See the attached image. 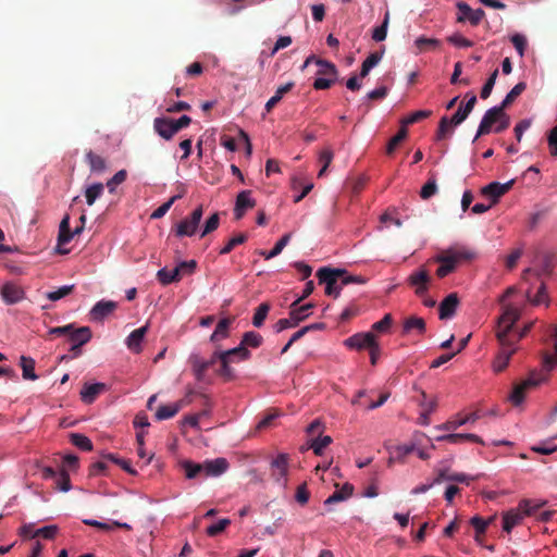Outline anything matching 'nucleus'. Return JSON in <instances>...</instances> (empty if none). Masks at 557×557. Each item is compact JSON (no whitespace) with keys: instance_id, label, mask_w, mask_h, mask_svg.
Returning a JSON list of instances; mask_svg holds the SVG:
<instances>
[{"instance_id":"obj_17","label":"nucleus","mask_w":557,"mask_h":557,"mask_svg":"<svg viewBox=\"0 0 557 557\" xmlns=\"http://www.w3.org/2000/svg\"><path fill=\"white\" fill-rule=\"evenodd\" d=\"M153 129L165 140H171L178 133L171 117H156L153 120Z\"/></svg>"},{"instance_id":"obj_39","label":"nucleus","mask_w":557,"mask_h":557,"mask_svg":"<svg viewBox=\"0 0 557 557\" xmlns=\"http://www.w3.org/2000/svg\"><path fill=\"white\" fill-rule=\"evenodd\" d=\"M86 161L91 172L99 173L106 170V160L101 156L96 154L92 150L86 152Z\"/></svg>"},{"instance_id":"obj_45","label":"nucleus","mask_w":557,"mask_h":557,"mask_svg":"<svg viewBox=\"0 0 557 557\" xmlns=\"http://www.w3.org/2000/svg\"><path fill=\"white\" fill-rule=\"evenodd\" d=\"M416 450V447L413 444H404V445H397L394 448V451L392 453V456L389 457V463H392L394 460L403 461L406 456L411 454Z\"/></svg>"},{"instance_id":"obj_54","label":"nucleus","mask_w":557,"mask_h":557,"mask_svg":"<svg viewBox=\"0 0 557 557\" xmlns=\"http://www.w3.org/2000/svg\"><path fill=\"white\" fill-rule=\"evenodd\" d=\"M333 158H334V153H333L332 149H330V148H324L320 152L319 161L322 164V168H321V170L318 173L319 177H322L325 174V172H326L327 168L330 166Z\"/></svg>"},{"instance_id":"obj_28","label":"nucleus","mask_w":557,"mask_h":557,"mask_svg":"<svg viewBox=\"0 0 557 557\" xmlns=\"http://www.w3.org/2000/svg\"><path fill=\"white\" fill-rule=\"evenodd\" d=\"M67 336L69 341L73 344L83 346L91 339L92 333L89 326H81L75 329L74 324H72V330Z\"/></svg>"},{"instance_id":"obj_20","label":"nucleus","mask_w":557,"mask_h":557,"mask_svg":"<svg viewBox=\"0 0 557 557\" xmlns=\"http://www.w3.org/2000/svg\"><path fill=\"white\" fill-rule=\"evenodd\" d=\"M117 308L113 300H100L90 310L89 315L92 321H102Z\"/></svg>"},{"instance_id":"obj_40","label":"nucleus","mask_w":557,"mask_h":557,"mask_svg":"<svg viewBox=\"0 0 557 557\" xmlns=\"http://www.w3.org/2000/svg\"><path fill=\"white\" fill-rule=\"evenodd\" d=\"M527 88V84L524 82H520L512 87V89L506 95L505 99L502 101L499 107L504 110L509 107Z\"/></svg>"},{"instance_id":"obj_64","label":"nucleus","mask_w":557,"mask_h":557,"mask_svg":"<svg viewBox=\"0 0 557 557\" xmlns=\"http://www.w3.org/2000/svg\"><path fill=\"white\" fill-rule=\"evenodd\" d=\"M547 146L549 154L557 158V124L547 133Z\"/></svg>"},{"instance_id":"obj_51","label":"nucleus","mask_w":557,"mask_h":557,"mask_svg":"<svg viewBox=\"0 0 557 557\" xmlns=\"http://www.w3.org/2000/svg\"><path fill=\"white\" fill-rule=\"evenodd\" d=\"M262 344V336L259 333L256 332H246L243 335V339L239 345H243L244 347H252L258 348Z\"/></svg>"},{"instance_id":"obj_7","label":"nucleus","mask_w":557,"mask_h":557,"mask_svg":"<svg viewBox=\"0 0 557 557\" xmlns=\"http://www.w3.org/2000/svg\"><path fill=\"white\" fill-rule=\"evenodd\" d=\"M459 14L457 16L458 23H465L469 21L472 26H476L481 23L483 17L485 16V12L482 9L473 10L468 3L463 1H459L456 4Z\"/></svg>"},{"instance_id":"obj_23","label":"nucleus","mask_w":557,"mask_h":557,"mask_svg":"<svg viewBox=\"0 0 557 557\" xmlns=\"http://www.w3.org/2000/svg\"><path fill=\"white\" fill-rule=\"evenodd\" d=\"M1 296L5 304L14 305L24 298V292L13 283H5L1 288Z\"/></svg>"},{"instance_id":"obj_30","label":"nucleus","mask_w":557,"mask_h":557,"mask_svg":"<svg viewBox=\"0 0 557 557\" xmlns=\"http://www.w3.org/2000/svg\"><path fill=\"white\" fill-rule=\"evenodd\" d=\"M352 493L354 486L350 483H345L341 490L335 491L325 499L324 505H331L346 500L352 495Z\"/></svg>"},{"instance_id":"obj_33","label":"nucleus","mask_w":557,"mask_h":557,"mask_svg":"<svg viewBox=\"0 0 557 557\" xmlns=\"http://www.w3.org/2000/svg\"><path fill=\"white\" fill-rule=\"evenodd\" d=\"M83 523L86 525H89V527H94V528L103 530V531H111L113 528H121L124 530L132 529V527L128 523L119 522V521H114L110 524V523L100 522V521L94 520V519H84Z\"/></svg>"},{"instance_id":"obj_38","label":"nucleus","mask_w":557,"mask_h":557,"mask_svg":"<svg viewBox=\"0 0 557 557\" xmlns=\"http://www.w3.org/2000/svg\"><path fill=\"white\" fill-rule=\"evenodd\" d=\"M157 278L162 285H169L173 282H178L182 278V275L175 268L173 270L163 268L157 272Z\"/></svg>"},{"instance_id":"obj_62","label":"nucleus","mask_w":557,"mask_h":557,"mask_svg":"<svg viewBox=\"0 0 557 557\" xmlns=\"http://www.w3.org/2000/svg\"><path fill=\"white\" fill-rule=\"evenodd\" d=\"M454 125L450 123V121L448 120L447 116H443L438 123V128H437V132H436V139L437 140H443L444 138H446V136L448 134H450L453 131H451V127Z\"/></svg>"},{"instance_id":"obj_4","label":"nucleus","mask_w":557,"mask_h":557,"mask_svg":"<svg viewBox=\"0 0 557 557\" xmlns=\"http://www.w3.org/2000/svg\"><path fill=\"white\" fill-rule=\"evenodd\" d=\"M520 318L518 308L507 305L504 307L502 315L498 318L496 337L498 343H505V339H511L512 329Z\"/></svg>"},{"instance_id":"obj_58","label":"nucleus","mask_w":557,"mask_h":557,"mask_svg":"<svg viewBox=\"0 0 557 557\" xmlns=\"http://www.w3.org/2000/svg\"><path fill=\"white\" fill-rule=\"evenodd\" d=\"M432 115V111L430 110H419L413 112L412 114L408 115L404 120H401V125L407 126L410 124H414L423 119H426Z\"/></svg>"},{"instance_id":"obj_36","label":"nucleus","mask_w":557,"mask_h":557,"mask_svg":"<svg viewBox=\"0 0 557 557\" xmlns=\"http://www.w3.org/2000/svg\"><path fill=\"white\" fill-rule=\"evenodd\" d=\"M20 366L23 371V379L24 380H36L37 375L35 373V360L30 357L21 356L20 358Z\"/></svg>"},{"instance_id":"obj_12","label":"nucleus","mask_w":557,"mask_h":557,"mask_svg":"<svg viewBox=\"0 0 557 557\" xmlns=\"http://www.w3.org/2000/svg\"><path fill=\"white\" fill-rule=\"evenodd\" d=\"M376 342L375 335L372 332L357 333L345 339L344 344L350 349L362 350L370 348Z\"/></svg>"},{"instance_id":"obj_29","label":"nucleus","mask_w":557,"mask_h":557,"mask_svg":"<svg viewBox=\"0 0 557 557\" xmlns=\"http://www.w3.org/2000/svg\"><path fill=\"white\" fill-rule=\"evenodd\" d=\"M295 86L294 82H288L285 85L280 86L274 96H272L268 102L265 103V112L269 113L272 111V109L282 100L285 94L290 91L293 87Z\"/></svg>"},{"instance_id":"obj_1","label":"nucleus","mask_w":557,"mask_h":557,"mask_svg":"<svg viewBox=\"0 0 557 557\" xmlns=\"http://www.w3.org/2000/svg\"><path fill=\"white\" fill-rule=\"evenodd\" d=\"M474 257L475 253L466 247H450L435 257L434 260L440 263L436 275L443 278L453 273L460 262L472 260Z\"/></svg>"},{"instance_id":"obj_27","label":"nucleus","mask_w":557,"mask_h":557,"mask_svg":"<svg viewBox=\"0 0 557 557\" xmlns=\"http://www.w3.org/2000/svg\"><path fill=\"white\" fill-rule=\"evenodd\" d=\"M148 331V325L134 330L126 338V346L133 352L141 351V342Z\"/></svg>"},{"instance_id":"obj_56","label":"nucleus","mask_w":557,"mask_h":557,"mask_svg":"<svg viewBox=\"0 0 557 557\" xmlns=\"http://www.w3.org/2000/svg\"><path fill=\"white\" fill-rule=\"evenodd\" d=\"M220 225V214L219 212L213 213L209 219L206 221L203 228L201 231L200 237H205L208 234L214 232Z\"/></svg>"},{"instance_id":"obj_50","label":"nucleus","mask_w":557,"mask_h":557,"mask_svg":"<svg viewBox=\"0 0 557 557\" xmlns=\"http://www.w3.org/2000/svg\"><path fill=\"white\" fill-rule=\"evenodd\" d=\"M331 443V436H319L311 441L309 448H311L317 456H321L323 454V449L327 447Z\"/></svg>"},{"instance_id":"obj_21","label":"nucleus","mask_w":557,"mask_h":557,"mask_svg":"<svg viewBox=\"0 0 557 557\" xmlns=\"http://www.w3.org/2000/svg\"><path fill=\"white\" fill-rule=\"evenodd\" d=\"M459 305V298L456 293L449 294L445 297L438 306V317L441 320H447L455 315L457 307Z\"/></svg>"},{"instance_id":"obj_5","label":"nucleus","mask_w":557,"mask_h":557,"mask_svg":"<svg viewBox=\"0 0 557 557\" xmlns=\"http://www.w3.org/2000/svg\"><path fill=\"white\" fill-rule=\"evenodd\" d=\"M345 274L344 269H332L324 267L318 270L317 276L320 284L325 285V294L337 298L343 287H341L339 276Z\"/></svg>"},{"instance_id":"obj_46","label":"nucleus","mask_w":557,"mask_h":557,"mask_svg":"<svg viewBox=\"0 0 557 557\" xmlns=\"http://www.w3.org/2000/svg\"><path fill=\"white\" fill-rule=\"evenodd\" d=\"M407 135H408L407 128L401 125L398 133L389 139V141L386 146V153L393 154L395 152L396 148L398 147V145L406 139Z\"/></svg>"},{"instance_id":"obj_49","label":"nucleus","mask_w":557,"mask_h":557,"mask_svg":"<svg viewBox=\"0 0 557 557\" xmlns=\"http://www.w3.org/2000/svg\"><path fill=\"white\" fill-rule=\"evenodd\" d=\"M180 410L175 404L172 405H162L156 411V419L158 421L166 420L173 418Z\"/></svg>"},{"instance_id":"obj_13","label":"nucleus","mask_w":557,"mask_h":557,"mask_svg":"<svg viewBox=\"0 0 557 557\" xmlns=\"http://www.w3.org/2000/svg\"><path fill=\"white\" fill-rule=\"evenodd\" d=\"M288 472V456L286 454H280L271 462V475L277 483H286V476Z\"/></svg>"},{"instance_id":"obj_26","label":"nucleus","mask_w":557,"mask_h":557,"mask_svg":"<svg viewBox=\"0 0 557 557\" xmlns=\"http://www.w3.org/2000/svg\"><path fill=\"white\" fill-rule=\"evenodd\" d=\"M74 237V233H72L70 228V216L65 215L59 226V235H58V247L65 245L71 242ZM58 251L62 255L67 253L69 250L59 248Z\"/></svg>"},{"instance_id":"obj_59","label":"nucleus","mask_w":557,"mask_h":557,"mask_svg":"<svg viewBox=\"0 0 557 557\" xmlns=\"http://www.w3.org/2000/svg\"><path fill=\"white\" fill-rule=\"evenodd\" d=\"M437 193L436 180L431 176L428 182L422 186L420 190V197L422 199H429Z\"/></svg>"},{"instance_id":"obj_53","label":"nucleus","mask_w":557,"mask_h":557,"mask_svg":"<svg viewBox=\"0 0 557 557\" xmlns=\"http://www.w3.org/2000/svg\"><path fill=\"white\" fill-rule=\"evenodd\" d=\"M53 481L55 483V488H58L59 491L69 492L71 490L70 475L64 468L60 469L57 479Z\"/></svg>"},{"instance_id":"obj_22","label":"nucleus","mask_w":557,"mask_h":557,"mask_svg":"<svg viewBox=\"0 0 557 557\" xmlns=\"http://www.w3.org/2000/svg\"><path fill=\"white\" fill-rule=\"evenodd\" d=\"M106 391L107 385L104 383L85 384L81 391V399L85 404H92Z\"/></svg>"},{"instance_id":"obj_16","label":"nucleus","mask_w":557,"mask_h":557,"mask_svg":"<svg viewBox=\"0 0 557 557\" xmlns=\"http://www.w3.org/2000/svg\"><path fill=\"white\" fill-rule=\"evenodd\" d=\"M541 382V379H536L535 374L532 373L530 377L521 382L520 384H517L511 394H510V400L513 405L518 406L520 405L524 399L525 391L530 387L539 385Z\"/></svg>"},{"instance_id":"obj_52","label":"nucleus","mask_w":557,"mask_h":557,"mask_svg":"<svg viewBox=\"0 0 557 557\" xmlns=\"http://www.w3.org/2000/svg\"><path fill=\"white\" fill-rule=\"evenodd\" d=\"M388 23H389V12L386 11L382 25L377 26L373 29V33H372L373 40H375L377 42L385 40L386 35H387Z\"/></svg>"},{"instance_id":"obj_44","label":"nucleus","mask_w":557,"mask_h":557,"mask_svg":"<svg viewBox=\"0 0 557 557\" xmlns=\"http://www.w3.org/2000/svg\"><path fill=\"white\" fill-rule=\"evenodd\" d=\"M70 441L71 443L76 446L77 448L84 450V451H90L92 450V443L91 441L81 433H72L70 434Z\"/></svg>"},{"instance_id":"obj_9","label":"nucleus","mask_w":557,"mask_h":557,"mask_svg":"<svg viewBox=\"0 0 557 557\" xmlns=\"http://www.w3.org/2000/svg\"><path fill=\"white\" fill-rule=\"evenodd\" d=\"M498 344L500 349L493 362V368L495 372H502L506 369L511 356L516 352L517 349L515 342L512 339H505L504 344Z\"/></svg>"},{"instance_id":"obj_11","label":"nucleus","mask_w":557,"mask_h":557,"mask_svg":"<svg viewBox=\"0 0 557 557\" xmlns=\"http://www.w3.org/2000/svg\"><path fill=\"white\" fill-rule=\"evenodd\" d=\"M190 362L196 379L198 381H202L205 379L206 371L219 363V355L218 351H215L208 360L202 359L199 356H191Z\"/></svg>"},{"instance_id":"obj_37","label":"nucleus","mask_w":557,"mask_h":557,"mask_svg":"<svg viewBox=\"0 0 557 557\" xmlns=\"http://www.w3.org/2000/svg\"><path fill=\"white\" fill-rule=\"evenodd\" d=\"M182 468L185 471V475L187 479H195L199 475L205 476V467L202 463H196L190 460H185L182 462Z\"/></svg>"},{"instance_id":"obj_2","label":"nucleus","mask_w":557,"mask_h":557,"mask_svg":"<svg viewBox=\"0 0 557 557\" xmlns=\"http://www.w3.org/2000/svg\"><path fill=\"white\" fill-rule=\"evenodd\" d=\"M219 355V367L215 369L218 375L225 381H232L235 379V371L231 367L232 362L247 360L250 358V351L243 345H238L235 348L218 351Z\"/></svg>"},{"instance_id":"obj_10","label":"nucleus","mask_w":557,"mask_h":557,"mask_svg":"<svg viewBox=\"0 0 557 557\" xmlns=\"http://www.w3.org/2000/svg\"><path fill=\"white\" fill-rule=\"evenodd\" d=\"M504 111L505 110L499 106L488 109L481 120L474 140L480 136L488 134L492 129V126L497 123L502 115H504Z\"/></svg>"},{"instance_id":"obj_14","label":"nucleus","mask_w":557,"mask_h":557,"mask_svg":"<svg viewBox=\"0 0 557 557\" xmlns=\"http://www.w3.org/2000/svg\"><path fill=\"white\" fill-rule=\"evenodd\" d=\"M256 206V200L251 198V190L240 191L235 201L234 218L240 220L245 215L248 209H252Z\"/></svg>"},{"instance_id":"obj_47","label":"nucleus","mask_w":557,"mask_h":557,"mask_svg":"<svg viewBox=\"0 0 557 557\" xmlns=\"http://www.w3.org/2000/svg\"><path fill=\"white\" fill-rule=\"evenodd\" d=\"M414 46L418 49V52L425 51L426 49H436L441 46V41L435 38H428L424 36H420L414 40Z\"/></svg>"},{"instance_id":"obj_31","label":"nucleus","mask_w":557,"mask_h":557,"mask_svg":"<svg viewBox=\"0 0 557 557\" xmlns=\"http://www.w3.org/2000/svg\"><path fill=\"white\" fill-rule=\"evenodd\" d=\"M234 320L235 318H224L220 320L210 337L211 342H218L220 339L226 338L228 336L230 325Z\"/></svg>"},{"instance_id":"obj_48","label":"nucleus","mask_w":557,"mask_h":557,"mask_svg":"<svg viewBox=\"0 0 557 557\" xmlns=\"http://www.w3.org/2000/svg\"><path fill=\"white\" fill-rule=\"evenodd\" d=\"M183 197V194H177L173 197H171L166 202L162 203L160 207H158L150 215L151 219L153 220H158V219H161L162 216H164L168 211L171 209V207L173 206V203L181 199Z\"/></svg>"},{"instance_id":"obj_32","label":"nucleus","mask_w":557,"mask_h":557,"mask_svg":"<svg viewBox=\"0 0 557 557\" xmlns=\"http://www.w3.org/2000/svg\"><path fill=\"white\" fill-rule=\"evenodd\" d=\"M470 480L469 475L465 473H449L447 470H440L437 476L434 479V483L440 484L443 481H454L469 484Z\"/></svg>"},{"instance_id":"obj_8","label":"nucleus","mask_w":557,"mask_h":557,"mask_svg":"<svg viewBox=\"0 0 557 557\" xmlns=\"http://www.w3.org/2000/svg\"><path fill=\"white\" fill-rule=\"evenodd\" d=\"M407 282L409 286L414 288L416 295L422 297L429 289L431 276L424 268H420L408 276Z\"/></svg>"},{"instance_id":"obj_60","label":"nucleus","mask_w":557,"mask_h":557,"mask_svg":"<svg viewBox=\"0 0 557 557\" xmlns=\"http://www.w3.org/2000/svg\"><path fill=\"white\" fill-rule=\"evenodd\" d=\"M446 40L457 48H470L473 46V41L463 37L459 33H455L446 38Z\"/></svg>"},{"instance_id":"obj_35","label":"nucleus","mask_w":557,"mask_h":557,"mask_svg":"<svg viewBox=\"0 0 557 557\" xmlns=\"http://www.w3.org/2000/svg\"><path fill=\"white\" fill-rule=\"evenodd\" d=\"M480 418H481V414L478 411H475V412H472V413L466 416L463 419H460L458 421H447L446 423L438 425L437 429L451 431V430H455L458 426L463 425L466 423H469V422L474 423Z\"/></svg>"},{"instance_id":"obj_57","label":"nucleus","mask_w":557,"mask_h":557,"mask_svg":"<svg viewBox=\"0 0 557 557\" xmlns=\"http://www.w3.org/2000/svg\"><path fill=\"white\" fill-rule=\"evenodd\" d=\"M491 519L484 520L482 517L474 516L471 518L470 523L475 530V540H479L480 535H483L490 524Z\"/></svg>"},{"instance_id":"obj_43","label":"nucleus","mask_w":557,"mask_h":557,"mask_svg":"<svg viewBox=\"0 0 557 557\" xmlns=\"http://www.w3.org/2000/svg\"><path fill=\"white\" fill-rule=\"evenodd\" d=\"M104 186L102 183H95L85 189L86 202L92 206L95 201L103 194Z\"/></svg>"},{"instance_id":"obj_18","label":"nucleus","mask_w":557,"mask_h":557,"mask_svg":"<svg viewBox=\"0 0 557 557\" xmlns=\"http://www.w3.org/2000/svg\"><path fill=\"white\" fill-rule=\"evenodd\" d=\"M513 183L515 180H510L504 184H500L498 182H492L482 188V194L486 197L492 198V202L496 203L503 195L510 190Z\"/></svg>"},{"instance_id":"obj_6","label":"nucleus","mask_w":557,"mask_h":557,"mask_svg":"<svg viewBox=\"0 0 557 557\" xmlns=\"http://www.w3.org/2000/svg\"><path fill=\"white\" fill-rule=\"evenodd\" d=\"M203 208L202 206L197 207L189 216L183 219L180 223L176 224L175 235L177 237L183 236H193L202 219Z\"/></svg>"},{"instance_id":"obj_15","label":"nucleus","mask_w":557,"mask_h":557,"mask_svg":"<svg viewBox=\"0 0 557 557\" xmlns=\"http://www.w3.org/2000/svg\"><path fill=\"white\" fill-rule=\"evenodd\" d=\"M546 332L554 339V354L544 351L542 354V364L544 370L550 371L557 366V325H548Z\"/></svg>"},{"instance_id":"obj_25","label":"nucleus","mask_w":557,"mask_h":557,"mask_svg":"<svg viewBox=\"0 0 557 557\" xmlns=\"http://www.w3.org/2000/svg\"><path fill=\"white\" fill-rule=\"evenodd\" d=\"M205 476H219L228 469V461L225 458L206 460L203 462Z\"/></svg>"},{"instance_id":"obj_34","label":"nucleus","mask_w":557,"mask_h":557,"mask_svg":"<svg viewBox=\"0 0 557 557\" xmlns=\"http://www.w3.org/2000/svg\"><path fill=\"white\" fill-rule=\"evenodd\" d=\"M413 330L420 334H423L425 332V321L422 318L416 315L407 318L403 326L404 334H408Z\"/></svg>"},{"instance_id":"obj_3","label":"nucleus","mask_w":557,"mask_h":557,"mask_svg":"<svg viewBox=\"0 0 557 557\" xmlns=\"http://www.w3.org/2000/svg\"><path fill=\"white\" fill-rule=\"evenodd\" d=\"M299 300H295L289 307V317L286 319H280L275 323L274 329L277 333L286 329L296 327L311 314V310L314 307L313 304L309 302L302 306H299Z\"/></svg>"},{"instance_id":"obj_55","label":"nucleus","mask_w":557,"mask_h":557,"mask_svg":"<svg viewBox=\"0 0 557 557\" xmlns=\"http://www.w3.org/2000/svg\"><path fill=\"white\" fill-rule=\"evenodd\" d=\"M247 235L244 233H239L232 237L225 246L220 250V255L230 253L236 246L244 244L247 240Z\"/></svg>"},{"instance_id":"obj_41","label":"nucleus","mask_w":557,"mask_h":557,"mask_svg":"<svg viewBox=\"0 0 557 557\" xmlns=\"http://www.w3.org/2000/svg\"><path fill=\"white\" fill-rule=\"evenodd\" d=\"M270 309L271 306L268 302H262L256 308L255 314L252 317L253 326L261 327L263 325Z\"/></svg>"},{"instance_id":"obj_61","label":"nucleus","mask_w":557,"mask_h":557,"mask_svg":"<svg viewBox=\"0 0 557 557\" xmlns=\"http://www.w3.org/2000/svg\"><path fill=\"white\" fill-rule=\"evenodd\" d=\"M74 290V285H64L55 290L47 293V298L51 301H57L70 295Z\"/></svg>"},{"instance_id":"obj_24","label":"nucleus","mask_w":557,"mask_h":557,"mask_svg":"<svg viewBox=\"0 0 557 557\" xmlns=\"http://www.w3.org/2000/svg\"><path fill=\"white\" fill-rule=\"evenodd\" d=\"M524 518L525 513H523L519 507L508 510L503 515V530L510 533L511 530L519 525Z\"/></svg>"},{"instance_id":"obj_63","label":"nucleus","mask_w":557,"mask_h":557,"mask_svg":"<svg viewBox=\"0 0 557 557\" xmlns=\"http://www.w3.org/2000/svg\"><path fill=\"white\" fill-rule=\"evenodd\" d=\"M231 524V520L227 518L219 520L216 523H213L207 528V534L209 536H216L222 533L228 525Z\"/></svg>"},{"instance_id":"obj_42","label":"nucleus","mask_w":557,"mask_h":557,"mask_svg":"<svg viewBox=\"0 0 557 557\" xmlns=\"http://www.w3.org/2000/svg\"><path fill=\"white\" fill-rule=\"evenodd\" d=\"M292 237V234H285L275 245L274 247L269 251H260V255L264 257V259L269 260L276 256H278L282 250L285 248V246L289 243V239Z\"/></svg>"},{"instance_id":"obj_19","label":"nucleus","mask_w":557,"mask_h":557,"mask_svg":"<svg viewBox=\"0 0 557 557\" xmlns=\"http://www.w3.org/2000/svg\"><path fill=\"white\" fill-rule=\"evenodd\" d=\"M311 62H314L319 66L318 75H320L321 77L336 79L338 72L334 63L323 59H318L314 55H310L306 59L302 67H307Z\"/></svg>"}]
</instances>
